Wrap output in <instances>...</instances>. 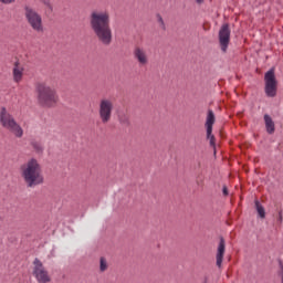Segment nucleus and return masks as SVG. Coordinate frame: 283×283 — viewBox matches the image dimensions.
I'll list each match as a JSON object with an SVG mask.
<instances>
[{"label":"nucleus","mask_w":283,"mask_h":283,"mask_svg":"<svg viewBox=\"0 0 283 283\" xmlns=\"http://www.w3.org/2000/svg\"><path fill=\"white\" fill-rule=\"evenodd\" d=\"M91 30L102 45H112L114 35L112 33V18L107 10H95L90 18Z\"/></svg>","instance_id":"nucleus-1"},{"label":"nucleus","mask_w":283,"mask_h":283,"mask_svg":"<svg viewBox=\"0 0 283 283\" xmlns=\"http://www.w3.org/2000/svg\"><path fill=\"white\" fill-rule=\"evenodd\" d=\"M21 178L29 189L43 185V170L39 160L31 158L20 166Z\"/></svg>","instance_id":"nucleus-2"},{"label":"nucleus","mask_w":283,"mask_h":283,"mask_svg":"<svg viewBox=\"0 0 283 283\" xmlns=\"http://www.w3.org/2000/svg\"><path fill=\"white\" fill-rule=\"evenodd\" d=\"M35 92L38 94V103L42 107H54V105L59 103L56 90L44 82H40L35 85Z\"/></svg>","instance_id":"nucleus-3"},{"label":"nucleus","mask_w":283,"mask_h":283,"mask_svg":"<svg viewBox=\"0 0 283 283\" xmlns=\"http://www.w3.org/2000/svg\"><path fill=\"white\" fill-rule=\"evenodd\" d=\"M0 123L2 127L13 134L15 138H23V128L21 127V125H19V123H17L14 117L10 113H8V109H6V107H1L0 109Z\"/></svg>","instance_id":"nucleus-4"},{"label":"nucleus","mask_w":283,"mask_h":283,"mask_svg":"<svg viewBox=\"0 0 283 283\" xmlns=\"http://www.w3.org/2000/svg\"><path fill=\"white\" fill-rule=\"evenodd\" d=\"M24 17L27 23L34 30V32H43V18L36 10L32 9L30 6L24 7Z\"/></svg>","instance_id":"nucleus-5"},{"label":"nucleus","mask_w":283,"mask_h":283,"mask_svg":"<svg viewBox=\"0 0 283 283\" xmlns=\"http://www.w3.org/2000/svg\"><path fill=\"white\" fill-rule=\"evenodd\" d=\"M114 112V101L107 97L99 99L98 104V117L103 125H107L112 120V114Z\"/></svg>","instance_id":"nucleus-6"},{"label":"nucleus","mask_w":283,"mask_h":283,"mask_svg":"<svg viewBox=\"0 0 283 283\" xmlns=\"http://www.w3.org/2000/svg\"><path fill=\"white\" fill-rule=\"evenodd\" d=\"M33 277H35L38 283H50L52 282V276H50V272L43 265V262L39 259H34L33 261Z\"/></svg>","instance_id":"nucleus-7"},{"label":"nucleus","mask_w":283,"mask_h":283,"mask_svg":"<svg viewBox=\"0 0 283 283\" xmlns=\"http://www.w3.org/2000/svg\"><path fill=\"white\" fill-rule=\"evenodd\" d=\"M265 94L270 98L275 97L277 94V80H275V71L270 70L265 73Z\"/></svg>","instance_id":"nucleus-8"},{"label":"nucleus","mask_w":283,"mask_h":283,"mask_svg":"<svg viewBox=\"0 0 283 283\" xmlns=\"http://www.w3.org/2000/svg\"><path fill=\"white\" fill-rule=\"evenodd\" d=\"M229 43H231V28H229V23H226L219 30V45L222 52H227Z\"/></svg>","instance_id":"nucleus-9"},{"label":"nucleus","mask_w":283,"mask_h":283,"mask_svg":"<svg viewBox=\"0 0 283 283\" xmlns=\"http://www.w3.org/2000/svg\"><path fill=\"white\" fill-rule=\"evenodd\" d=\"M216 123V114H213V111L209 109L206 120V129H207V138L210 140V147H213L216 149V136H213V124ZM216 154V150H214Z\"/></svg>","instance_id":"nucleus-10"},{"label":"nucleus","mask_w":283,"mask_h":283,"mask_svg":"<svg viewBox=\"0 0 283 283\" xmlns=\"http://www.w3.org/2000/svg\"><path fill=\"white\" fill-rule=\"evenodd\" d=\"M133 56L140 67L149 65V52L143 46H135Z\"/></svg>","instance_id":"nucleus-11"},{"label":"nucleus","mask_w":283,"mask_h":283,"mask_svg":"<svg viewBox=\"0 0 283 283\" xmlns=\"http://www.w3.org/2000/svg\"><path fill=\"white\" fill-rule=\"evenodd\" d=\"M227 249V244L224 241V238H220L219 241V245L217 249V255H216V260H217V266L220 269L222 266V260H224V251Z\"/></svg>","instance_id":"nucleus-12"},{"label":"nucleus","mask_w":283,"mask_h":283,"mask_svg":"<svg viewBox=\"0 0 283 283\" xmlns=\"http://www.w3.org/2000/svg\"><path fill=\"white\" fill-rule=\"evenodd\" d=\"M13 81L14 83H21V81H23V67L19 65V62L14 63Z\"/></svg>","instance_id":"nucleus-13"},{"label":"nucleus","mask_w":283,"mask_h":283,"mask_svg":"<svg viewBox=\"0 0 283 283\" xmlns=\"http://www.w3.org/2000/svg\"><path fill=\"white\" fill-rule=\"evenodd\" d=\"M264 123L268 134H275V122L268 114L264 115Z\"/></svg>","instance_id":"nucleus-14"},{"label":"nucleus","mask_w":283,"mask_h":283,"mask_svg":"<svg viewBox=\"0 0 283 283\" xmlns=\"http://www.w3.org/2000/svg\"><path fill=\"white\" fill-rule=\"evenodd\" d=\"M118 120H119V124L123 126V127H129V125H132V123L129 122V115L125 114V113H120L118 115Z\"/></svg>","instance_id":"nucleus-15"},{"label":"nucleus","mask_w":283,"mask_h":283,"mask_svg":"<svg viewBox=\"0 0 283 283\" xmlns=\"http://www.w3.org/2000/svg\"><path fill=\"white\" fill-rule=\"evenodd\" d=\"M255 209L259 213V217L264 220V218H266V210H264V207L262 206V203H260V201H255Z\"/></svg>","instance_id":"nucleus-16"},{"label":"nucleus","mask_w":283,"mask_h":283,"mask_svg":"<svg viewBox=\"0 0 283 283\" xmlns=\"http://www.w3.org/2000/svg\"><path fill=\"white\" fill-rule=\"evenodd\" d=\"M31 147H33V149H34V151H36V154H43V145L40 142L32 140Z\"/></svg>","instance_id":"nucleus-17"},{"label":"nucleus","mask_w":283,"mask_h":283,"mask_svg":"<svg viewBox=\"0 0 283 283\" xmlns=\"http://www.w3.org/2000/svg\"><path fill=\"white\" fill-rule=\"evenodd\" d=\"M108 268H109V265L107 264V259L102 256L99 259V271H101V273H105V271H107Z\"/></svg>","instance_id":"nucleus-18"},{"label":"nucleus","mask_w":283,"mask_h":283,"mask_svg":"<svg viewBox=\"0 0 283 283\" xmlns=\"http://www.w3.org/2000/svg\"><path fill=\"white\" fill-rule=\"evenodd\" d=\"M1 3H4V6H10V3H14L17 0H0Z\"/></svg>","instance_id":"nucleus-19"},{"label":"nucleus","mask_w":283,"mask_h":283,"mask_svg":"<svg viewBox=\"0 0 283 283\" xmlns=\"http://www.w3.org/2000/svg\"><path fill=\"white\" fill-rule=\"evenodd\" d=\"M158 22L160 23L161 28H165V20H163L161 15H158Z\"/></svg>","instance_id":"nucleus-20"},{"label":"nucleus","mask_w":283,"mask_h":283,"mask_svg":"<svg viewBox=\"0 0 283 283\" xmlns=\"http://www.w3.org/2000/svg\"><path fill=\"white\" fill-rule=\"evenodd\" d=\"M222 193L223 196H229V189L227 188V186H223Z\"/></svg>","instance_id":"nucleus-21"},{"label":"nucleus","mask_w":283,"mask_h":283,"mask_svg":"<svg viewBox=\"0 0 283 283\" xmlns=\"http://www.w3.org/2000/svg\"><path fill=\"white\" fill-rule=\"evenodd\" d=\"M279 222L282 223L283 221V217H282V212H279V218H277Z\"/></svg>","instance_id":"nucleus-22"},{"label":"nucleus","mask_w":283,"mask_h":283,"mask_svg":"<svg viewBox=\"0 0 283 283\" xmlns=\"http://www.w3.org/2000/svg\"><path fill=\"white\" fill-rule=\"evenodd\" d=\"M281 280H282V283H283V266H282V270H281Z\"/></svg>","instance_id":"nucleus-23"},{"label":"nucleus","mask_w":283,"mask_h":283,"mask_svg":"<svg viewBox=\"0 0 283 283\" xmlns=\"http://www.w3.org/2000/svg\"><path fill=\"white\" fill-rule=\"evenodd\" d=\"M198 1V3H200V0H197Z\"/></svg>","instance_id":"nucleus-24"}]
</instances>
